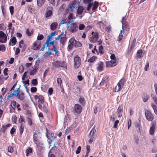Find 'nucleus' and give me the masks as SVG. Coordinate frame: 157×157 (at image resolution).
<instances>
[{
  "label": "nucleus",
  "instance_id": "30",
  "mask_svg": "<svg viewBox=\"0 0 157 157\" xmlns=\"http://www.w3.org/2000/svg\"><path fill=\"white\" fill-rule=\"evenodd\" d=\"M58 24L57 22H55L52 23L50 25L51 29L52 30H54L56 29Z\"/></svg>",
  "mask_w": 157,
  "mask_h": 157
},
{
  "label": "nucleus",
  "instance_id": "45",
  "mask_svg": "<svg viewBox=\"0 0 157 157\" xmlns=\"http://www.w3.org/2000/svg\"><path fill=\"white\" fill-rule=\"evenodd\" d=\"M33 30H32L31 32H30L29 29H27L26 30V33L28 36H30L33 33Z\"/></svg>",
  "mask_w": 157,
  "mask_h": 157
},
{
  "label": "nucleus",
  "instance_id": "4",
  "mask_svg": "<svg viewBox=\"0 0 157 157\" xmlns=\"http://www.w3.org/2000/svg\"><path fill=\"white\" fill-rule=\"evenodd\" d=\"M125 82V78H122L114 88V92H119L122 88Z\"/></svg>",
  "mask_w": 157,
  "mask_h": 157
},
{
  "label": "nucleus",
  "instance_id": "35",
  "mask_svg": "<svg viewBox=\"0 0 157 157\" xmlns=\"http://www.w3.org/2000/svg\"><path fill=\"white\" fill-rule=\"evenodd\" d=\"M11 125L10 124H8L6 125H3L2 127L1 130L3 132H5L7 128L10 127Z\"/></svg>",
  "mask_w": 157,
  "mask_h": 157
},
{
  "label": "nucleus",
  "instance_id": "24",
  "mask_svg": "<svg viewBox=\"0 0 157 157\" xmlns=\"http://www.w3.org/2000/svg\"><path fill=\"white\" fill-rule=\"evenodd\" d=\"M98 48V54H99V53L100 55H101L104 54V48L102 45H100Z\"/></svg>",
  "mask_w": 157,
  "mask_h": 157
},
{
  "label": "nucleus",
  "instance_id": "23",
  "mask_svg": "<svg viewBox=\"0 0 157 157\" xmlns=\"http://www.w3.org/2000/svg\"><path fill=\"white\" fill-rule=\"evenodd\" d=\"M11 42L13 44L12 45H14L16 44L17 42V40L15 37L13 36L10 39L9 43V46L11 45Z\"/></svg>",
  "mask_w": 157,
  "mask_h": 157
},
{
  "label": "nucleus",
  "instance_id": "46",
  "mask_svg": "<svg viewBox=\"0 0 157 157\" xmlns=\"http://www.w3.org/2000/svg\"><path fill=\"white\" fill-rule=\"evenodd\" d=\"M151 96L154 102L157 105V98L156 95L155 94H152Z\"/></svg>",
  "mask_w": 157,
  "mask_h": 157
},
{
  "label": "nucleus",
  "instance_id": "2",
  "mask_svg": "<svg viewBox=\"0 0 157 157\" xmlns=\"http://www.w3.org/2000/svg\"><path fill=\"white\" fill-rule=\"evenodd\" d=\"M52 64L54 68H57L62 67L67 69V63L64 61L56 60L54 61L52 63Z\"/></svg>",
  "mask_w": 157,
  "mask_h": 157
},
{
  "label": "nucleus",
  "instance_id": "48",
  "mask_svg": "<svg viewBox=\"0 0 157 157\" xmlns=\"http://www.w3.org/2000/svg\"><path fill=\"white\" fill-rule=\"evenodd\" d=\"M51 50L55 52V55L58 56V51L57 50V48L55 46L52 47V48L51 49Z\"/></svg>",
  "mask_w": 157,
  "mask_h": 157
},
{
  "label": "nucleus",
  "instance_id": "29",
  "mask_svg": "<svg viewBox=\"0 0 157 157\" xmlns=\"http://www.w3.org/2000/svg\"><path fill=\"white\" fill-rule=\"evenodd\" d=\"M48 105L47 103H46L45 104H44L42 108V110L45 113H48Z\"/></svg>",
  "mask_w": 157,
  "mask_h": 157
},
{
  "label": "nucleus",
  "instance_id": "21",
  "mask_svg": "<svg viewBox=\"0 0 157 157\" xmlns=\"http://www.w3.org/2000/svg\"><path fill=\"white\" fill-rule=\"evenodd\" d=\"M17 105V102L15 100H13L11 101V104L10 105V106L13 109L14 111L16 108V105Z\"/></svg>",
  "mask_w": 157,
  "mask_h": 157
},
{
  "label": "nucleus",
  "instance_id": "55",
  "mask_svg": "<svg viewBox=\"0 0 157 157\" xmlns=\"http://www.w3.org/2000/svg\"><path fill=\"white\" fill-rule=\"evenodd\" d=\"M87 3L88 4V6L87 7V10L89 11L90 10L91 8L93 5V3H91V2H88Z\"/></svg>",
  "mask_w": 157,
  "mask_h": 157
},
{
  "label": "nucleus",
  "instance_id": "60",
  "mask_svg": "<svg viewBox=\"0 0 157 157\" xmlns=\"http://www.w3.org/2000/svg\"><path fill=\"white\" fill-rule=\"evenodd\" d=\"M57 81L58 85L61 86L62 82L61 79L60 78H58Z\"/></svg>",
  "mask_w": 157,
  "mask_h": 157
},
{
  "label": "nucleus",
  "instance_id": "54",
  "mask_svg": "<svg viewBox=\"0 0 157 157\" xmlns=\"http://www.w3.org/2000/svg\"><path fill=\"white\" fill-rule=\"evenodd\" d=\"M27 9L29 13H33V9L32 8V6L31 5H28L27 6Z\"/></svg>",
  "mask_w": 157,
  "mask_h": 157
},
{
  "label": "nucleus",
  "instance_id": "61",
  "mask_svg": "<svg viewBox=\"0 0 157 157\" xmlns=\"http://www.w3.org/2000/svg\"><path fill=\"white\" fill-rule=\"evenodd\" d=\"M8 68H5L3 70V74L5 76L7 75H8V73L7 72L8 71Z\"/></svg>",
  "mask_w": 157,
  "mask_h": 157
},
{
  "label": "nucleus",
  "instance_id": "33",
  "mask_svg": "<svg viewBox=\"0 0 157 157\" xmlns=\"http://www.w3.org/2000/svg\"><path fill=\"white\" fill-rule=\"evenodd\" d=\"M59 2V0H51L50 3L53 6H57Z\"/></svg>",
  "mask_w": 157,
  "mask_h": 157
},
{
  "label": "nucleus",
  "instance_id": "11",
  "mask_svg": "<svg viewBox=\"0 0 157 157\" xmlns=\"http://www.w3.org/2000/svg\"><path fill=\"white\" fill-rule=\"evenodd\" d=\"M6 35L2 31H0V42L4 43L6 42L7 40Z\"/></svg>",
  "mask_w": 157,
  "mask_h": 157
},
{
  "label": "nucleus",
  "instance_id": "49",
  "mask_svg": "<svg viewBox=\"0 0 157 157\" xmlns=\"http://www.w3.org/2000/svg\"><path fill=\"white\" fill-rule=\"evenodd\" d=\"M82 45V44L81 43L76 40L74 46L75 47H81Z\"/></svg>",
  "mask_w": 157,
  "mask_h": 157
},
{
  "label": "nucleus",
  "instance_id": "57",
  "mask_svg": "<svg viewBox=\"0 0 157 157\" xmlns=\"http://www.w3.org/2000/svg\"><path fill=\"white\" fill-rule=\"evenodd\" d=\"M12 91L10 93V94L7 96V99H8L10 97L14 96V91Z\"/></svg>",
  "mask_w": 157,
  "mask_h": 157
},
{
  "label": "nucleus",
  "instance_id": "50",
  "mask_svg": "<svg viewBox=\"0 0 157 157\" xmlns=\"http://www.w3.org/2000/svg\"><path fill=\"white\" fill-rule=\"evenodd\" d=\"M85 28V25L83 24H80L78 26V29L80 30H82Z\"/></svg>",
  "mask_w": 157,
  "mask_h": 157
},
{
  "label": "nucleus",
  "instance_id": "32",
  "mask_svg": "<svg viewBox=\"0 0 157 157\" xmlns=\"http://www.w3.org/2000/svg\"><path fill=\"white\" fill-rule=\"evenodd\" d=\"M79 102L82 105L84 106L86 103V101L85 98L83 97H80L79 100Z\"/></svg>",
  "mask_w": 157,
  "mask_h": 157
},
{
  "label": "nucleus",
  "instance_id": "3",
  "mask_svg": "<svg viewBox=\"0 0 157 157\" xmlns=\"http://www.w3.org/2000/svg\"><path fill=\"white\" fill-rule=\"evenodd\" d=\"M68 28L69 31L72 33H74L78 30V24L76 22H73L70 24Z\"/></svg>",
  "mask_w": 157,
  "mask_h": 157
},
{
  "label": "nucleus",
  "instance_id": "53",
  "mask_svg": "<svg viewBox=\"0 0 157 157\" xmlns=\"http://www.w3.org/2000/svg\"><path fill=\"white\" fill-rule=\"evenodd\" d=\"M24 69V67L23 65H21L19 68V71L20 73H22L23 72Z\"/></svg>",
  "mask_w": 157,
  "mask_h": 157
},
{
  "label": "nucleus",
  "instance_id": "31",
  "mask_svg": "<svg viewBox=\"0 0 157 157\" xmlns=\"http://www.w3.org/2000/svg\"><path fill=\"white\" fill-rule=\"evenodd\" d=\"M39 100L38 101V103L41 104H43L44 103V97L41 95L39 96Z\"/></svg>",
  "mask_w": 157,
  "mask_h": 157
},
{
  "label": "nucleus",
  "instance_id": "28",
  "mask_svg": "<svg viewBox=\"0 0 157 157\" xmlns=\"http://www.w3.org/2000/svg\"><path fill=\"white\" fill-rule=\"evenodd\" d=\"M119 60V59L118 58H117L116 59H112L111 60L113 67L118 65Z\"/></svg>",
  "mask_w": 157,
  "mask_h": 157
},
{
  "label": "nucleus",
  "instance_id": "20",
  "mask_svg": "<svg viewBox=\"0 0 157 157\" xmlns=\"http://www.w3.org/2000/svg\"><path fill=\"white\" fill-rule=\"evenodd\" d=\"M144 53L142 49H139L138 50L136 54V57L137 58H140L143 56Z\"/></svg>",
  "mask_w": 157,
  "mask_h": 157
},
{
  "label": "nucleus",
  "instance_id": "17",
  "mask_svg": "<svg viewBox=\"0 0 157 157\" xmlns=\"http://www.w3.org/2000/svg\"><path fill=\"white\" fill-rule=\"evenodd\" d=\"M97 71L99 72H101L103 70L104 63L101 61L99 62L97 64Z\"/></svg>",
  "mask_w": 157,
  "mask_h": 157
},
{
  "label": "nucleus",
  "instance_id": "44",
  "mask_svg": "<svg viewBox=\"0 0 157 157\" xmlns=\"http://www.w3.org/2000/svg\"><path fill=\"white\" fill-rule=\"evenodd\" d=\"M105 64L106 66L107 67H113L111 61H106Z\"/></svg>",
  "mask_w": 157,
  "mask_h": 157
},
{
  "label": "nucleus",
  "instance_id": "27",
  "mask_svg": "<svg viewBox=\"0 0 157 157\" xmlns=\"http://www.w3.org/2000/svg\"><path fill=\"white\" fill-rule=\"evenodd\" d=\"M25 126L24 124L23 123H21L20 124V127L19 128V131L21 135L22 134L23 132Z\"/></svg>",
  "mask_w": 157,
  "mask_h": 157
},
{
  "label": "nucleus",
  "instance_id": "36",
  "mask_svg": "<svg viewBox=\"0 0 157 157\" xmlns=\"http://www.w3.org/2000/svg\"><path fill=\"white\" fill-rule=\"evenodd\" d=\"M70 7L71 9V11H72L73 10L75 7H77L76 3L74 2H72L70 6Z\"/></svg>",
  "mask_w": 157,
  "mask_h": 157
},
{
  "label": "nucleus",
  "instance_id": "56",
  "mask_svg": "<svg viewBox=\"0 0 157 157\" xmlns=\"http://www.w3.org/2000/svg\"><path fill=\"white\" fill-rule=\"evenodd\" d=\"M44 38V36L43 35L40 34H39L37 37V40H41Z\"/></svg>",
  "mask_w": 157,
  "mask_h": 157
},
{
  "label": "nucleus",
  "instance_id": "1",
  "mask_svg": "<svg viewBox=\"0 0 157 157\" xmlns=\"http://www.w3.org/2000/svg\"><path fill=\"white\" fill-rule=\"evenodd\" d=\"M17 86V83H15L11 88L10 90H13L14 93V96H16L17 98L20 100L22 101L25 98L24 93L23 92H20V87L15 89V86Z\"/></svg>",
  "mask_w": 157,
  "mask_h": 157
},
{
  "label": "nucleus",
  "instance_id": "18",
  "mask_svg": "<svg viewBox=\"0 0 157 157\" xmlns=\"http://www.w3.org/2000/svg\"><path fill=\"white\" fill-rule=\"evenodd\" d=\"M67 38L66 35L63 34V35L62 34V36L60 37V41L61 44L63 45L64 44L65 42L66 41Z\"/></svg>",
  "mask_w": 157,
  "mask_h": 157
},
{
  "label": "nucleus",
  "instance_id": "10",
  "mask_svg": "<svg viewBox=\"0 0 157 157\" xmlns=\"http://www.w3.org/2000/svg\"><path fill=\"white\" fill-rule=\"evenodd\" d=\"M145 114L146 119L149 121H152L154 118V117L151 112L148 110H146L145 112Z\"/></svg>",
  "mask_w": 157,
  "mask_h": 157
},
{
  "label": "nucleus",
  "instance_id": "40",
  "mask_svg": "<svg viewBox=\"0 0 157 157\" xmlns=\"http://www.w3.org/2000/svg\"><path fill=\"white\" fill-rule=\"evenodd\" d=\"M31 83L33 86H36L38 84V81L36 78L33 79L31 81Z\"/></svg>",
  "mask_w": 157,
  "mask_h": 157
},
{
  "label": "nucleus",
  "instance_id": "59",
  "mask_svg": "<svg viewBox=\"0 0 157 157\" xmlns=\"http://www.w3.org/2000/svg\"><path fill=\"white\" fill-rule=\"evenodd\" d=\"M149 67V63L148 62H147L146 63V65H145L144 67V70L145 71H147Z\"/></svg>",
  "mask_w": 157,
  "mask_h": 157
},
{
  "label": "nucleus",
  "instance_id": "38",
  "mask_svg": "<svg viewBox=\"0 0 157 157\" xmlns=\"http://www.w3.org/2000/svg\"><path fill=\"white\" fill-rule=\"evenodd\" d=\"M151 106L154 110L155 113L157 115V105L152 103H151Z\"/></svg>",
  "mask_w": 157,
  "mask_h": 157
},
{
  "label": "nucleus",
  "instance_id": "43",
  "mask_svg": "<svg viewBox=\"0 0 157 157\" xmlns=\"http://www.w3.org/2000/svg\"><path fill=\"white\" fill-rule=\"evenodd\" d=\"M18 122L19 123H23L24 124L25 123V119L22 116H20L18 120Z\"/></svg>",
  "mask_w": 157,
  "mask_h": 157
},
{
  "label": "nucleus",
  "instance_id": "19",
  "mask_svg": "<svg viewBox=\"0 0 157 157\" xmlns=\"http://www.w3.org/2000/svg\"><path fill=\"white\" fill-rule=\"evenodd\" d=\"M38 67H35L33 69L31 70L29 72L30 75H34L37 72Z\"/></svg>",
  "mask_w": 157,
  "mask_h": 157
},
{
  "label": "nucleus",
  "instance_id": "12",
  "mask_svg": "<svg viewBox=\"0 0 157 157\" xmlns=\"http://www.w3.org/2000/svg\"><path fill=\"white\" fill-rule=\"evenodd\" d=\"M156 122L155 121H152L151 124V126L150 127L149 131V134L153 136L154 135V133L155 130V126Z\"/></svg>",
  "mask_w": 157,
  "mask_h": 157
},
{
  "label": "nucleus",
  "instance_id": "37",
  "mask_svg": "<svg viewBox=\"0 0 157 157\" xmlns=\"http://www.w3.org/2000/svg\"><path fill=\"white\" fill-rule=\"evenodd\" d=\"M136 38H134L132 42L131 46L130 48V51H131L134 47L136 42Z\"/></svg>",
  "mask_w": 157,
  "mask_h": 157
},
{
  "label": "nucleus",
  "instance_id": "22",
  "mask_svg": "<svg viewBox=\"0 0 157 157\" xmlns=\"http://www.w3.org/2000/svg\"><path fill=\"white\" fill-rule=\"evenodd\" d=\"M142 98L143 101L144 102H146L149 98V95L146 93H144L142 95Z\"/></svg>",
  "mask_w": 157,
  "mask_h": 157
},
{
  "label": "nucleus",
  "instance_id": "52",
  "mask_svg": "<svg viewBox=\"0 0 157 157\" xmlns=\"http://www.w3.org/2000/svg\"><path fill=\"white\" fill-rule=\"evenodd\" d=\"M37 90V88L36 87H32L30 89V91L32 93H35Z\"/></svg>",
  "mask_w": 157,
  "mask_h": 157
},
{
  "label": "nucleus",
  "instance_id": "39",
  "mask_svg": "<svg viewBox=\"0 0 157 157\" xmlns=\"http://www.w3.org/2000/svg\"><path fill=\"white\" fill-rule=\"evenodd\" d=\"M45 0H37V4L38 6L39 7L42 6L44 4Z\"/></svg>",
  "mask_w": 157,
  "mask_h": 157
},
{
  "label": "nucleus",
  "instance_id": "16",
  "mask_svg": "<svg viewBox=\"0 0 157 157\" xmlns=\"http://www.w3.org/2000/svg\"><path fill=\"white\" fill-rule=\"evenodd\" d=\"M123 108V106L122 105H121L118 107L117 112V117L119 118L121 117L122 116Z\"/></svg>",
  "mask_w": 157,
  "mask_h": 157
},
{
  "label": "nucleus",
  "instance_id": "8",
  "mask_svg": "<svg viewBox=\"0 0 157 157\" xmlns=\"http://www.w3.org/2000/svg\"><path fill=\"white\" fill-rule=\"evenodd\" d=\"M74 67L75 69H78L81 65V59L78 55H76L74 57Z\"/></svg>",
  "mask_w": 157,
  "mask_h": 157
},
{
  "label": "nucleus",
  "instance_id": "26",
  "mask_svg": "<svg viewBox=\"0 0 157 157\" xmlns=\"http://www.w3.org/2000/svg\"><path fill=\"white\" fill-rule=\"evenodd\" d=\"M84 10V8L82 6H79L77 11V13L78 15H81L83 11Z\"/></svg>",
  "mask_w": 157,
  "mask_h": 157
},
{
  "label": "nucleus",
  "instance_id": "9",
  "mask_svg": "<svg viewBox=\"0 0 157 157\" xmlns=\"http://www.w3.org/2000/svg\"><path fill=\"white\" fill-rule=\"evenodd\" d=\"M82 106L78 104H75L73 108V112L77 114H80L82 112Z\"/></svg>",
  "mask_w": 157,
  "mask_h": 157
},
{
  "label": "nucleus",
  "instance_id": "15",
  "mask_svg": "<svg viewBox=\"0 0 157 157\" xmlns=\"http://www.w3.org/2000/svg\"><path fill=\"white\" fill-rule=\"evenodd\" d=\"M33 45V49L36 50L39 49L41 47V42L40 41L36 40L34 43Z\"/></svg>",
  "mask_w": 157,
  "mask_h": 157
},
{
  "label": "nucleus",
  "instance_id": "41",
  "mask_svg": "<svg viewBox=\"0 0 157 157\" xmlns=\"http://www.w3.org/2000/svg\"><path fill=\"white\" fill-rule=\"evenodd\" d=\"M97 58V57L96 56H93L90 58L89 59H88V61L89 63H92L95 61Z\"/></svg>",
  "mask_w": 157,
  "mask_h": 157
},
{
  "label": "nucleus",
  "instance_id": "47",
  "mask_svg": "<svg viewBox=\"0 0 157 157\" xmlns=\"http://www.w3.org/2000/svg\"><path fill=\"white\" fill-rule=\"evenodd\" d=\"M32 152V149L31 148H29L27 149L26 150V155L27 156H29V155L30 153H31Z\"/></svg>",
  "mask_w": 157,
  "mask_h": 157
},
{
  "label": "nucleus",
  "instance_id": "25",
  "mask_svg": "<svg viewBox=\"0 0 157 157\" xmlns=\"http://www.w3.org/2000/svg\"><path fill=\"white\" fill-rule=\"evenodd\" d=\"M99 5V3L97 1H95L93 4V7L92 8V10L93 11H96V9L98 8Z\"/></svg>",
  "mask_w": 157,
  "mask_h": 157
},
{
  "label": "nucleus",
  "instance_id": "6",
  "mask_svg": "<svg viewBox=\"0 0 157 157\" xmlns=\"http://www.w3.org/2000/svg\"><path fill=\"white\" fill-rule=\"evenodd\" d=\"M53 8L52 6H48L45 13V17L47 19L50 18L53 15Z\"/></svg>",
  "mask_w": 157,
  "mask_h": 157
},
{
  "label": "nucleus",
  "instance_id": "13",
  "mask_svg": "<svg viewBox=\"0 0 157 157\" xmlns=\"http://www.w3.org/2000/svg\"><path fill=\"white\" fill-rule=\"evenodd\" d=\"M125 17H123L121 21L122 23V28H124L126 30H129L130 29V26L127 21H125L126 18Z\"/></svg>",
  "mask_w": 157,
  "mask_h": 157
},
{
  "label": "nucleus",
  "instance_id": "62",
  "mask_svg": "<svg viewBox=\"0 0 157 157\" xmlns=\"http://www.w3.org/2000/svg\"><path fill=\"white\" fill-rule=\"evenodd\" d=\"M123 37V35L121 33H120L118 37V40L120 42L121 40H122Z\"/></svg>",
  "mask_w": 157,
  "mask_h": 157
},
{
  "label": "nucleus",
  "instance_id": "58",
  "mask_svg": "<svg viewBox=\"0 0 157 157\" xmlns=\"http://www.w3.org/2000/svg\"><path fill=\"white\" fill-rule=\"evenodd\" d=\"M119 123V121L118 120H116L114 123V124L113 125V128H116L117 127L118 124Z\"/></svg>",
  "mask_w": 157,
  "mask_h": 157
},
{
  "label": "nucleus",
  "instance_id": "64",
  "mask_svg": "<svg viewBox=\"0 0 157 157\" xmlns=\"http://www.w3.org/2000/svg\"><path fill=\"white\" fill-rule=\"evenodd\" d=\"M13 9L14 7L13 6H11L10 7V10L11 15L13 14Z\"/></svg>",
  "mask_w": 157,
  "mask_h": 157
},
{
  "label": "nucleus",
  "instance_id": "51",
  "mask_svg": "<svg viewBox=\"0 0 157 157\" xmlns=\"http://www.w3.org/2000/svg\"><path fill=\"white\" fill-rule=\"evenodd\" d=\"M17 119V117L15 115H14V116H13L12 118V120L13 122V124L16 123Z\"/></svg>",
  "mask_w": 157,
  "mask_h": 157
},
{
  "label": "nucleus",
  "instance_id": "5",
  "mask_svg": "<svg viewBox=\"0 0 157 157\" xmlns=\"http://www.w3.org/2000/svg\"><path fill=\"white\" fill-rule=\"evenodd\" d=\"M96 131V130L95 129L94 127L92 128L90 131L88 136V138H90L88 141L89 144H91L95 139L96 137V135L95 134Z\"/></svg>",
  "mask_w": 157,
  "mask_h": 157
},
{
  "label": "nucleus",
  "instance_id": "34",
  "mask_svg": "<svg viewBox=\"0 0 157 157\" xmlns=\"http://www.w3.org/2000/svg\"><path fill=\"white\" fill-rule=\"evenodd\" d=\"M140 121H139V122H136L135 123V126L137 130L140 132Z\"/></svg>",
  "mask_w": 157,
  "mask_h": 157
},
{
  "label": "nucleus",
  "instance_id": "14",
  "mask_svg": "<svg viewBox=\"0 0 157 157\" xmlns=\"http://www.w3.org/2000/svg\"><path fill=\"white\" fill-rule=\"evenodd\" d=\"M40 137L38 136V135H33V140L37 147H41L40 145V143H39L40 140Z\"/></svg>",
  "mask_w": 157,
  "mask_h": 157
},
{
  "label": "nucleus",
  "instance_id": "42",
  "mask_svg": "<svg viewBox=\"0 0 157 157\" xmlns=\"http://www.w3.org/2000/svg\"><path fill=\"white\" fill-rule=\"evenodd\" d=\"M76 40H75L74 37L71 38L69 40V43L72 45H75V42H76Z\"/></svg>",
  "mask_w": 157,
  "mask_h": 157
},
{
  "label": "nucleus",
  "instance_id": "7",
  "mask_svg": "<svg viewBox=\"0 0 157 157\" xmlns=\"http://www.w3.org/2000/svg\"><path fill=\"white\" fill-rule=\"evenodd\" d=\"M92 35L90 37H89V40L92 43H96L98 39V34L97 32H93L92 33Z\"/></svg>",
  "mask_w": 157,
  "mask_h": 157
},
{
  "label": "nucleus",
  "instance_id": "63",
  "mask_svg": "<svg viewBox=\"0 0 157 157\" xmlns=\"http://www.w3.org/2000/svg\"><path fill=\"white\" fill-rule=\"evenodd\" d=\"M27 121L29 123V124L30 125H31L32 124V119L30 117H27Z\"/></svg>",
  "mask_w": 157,
  "mask_h": 157
}]
</instances>
